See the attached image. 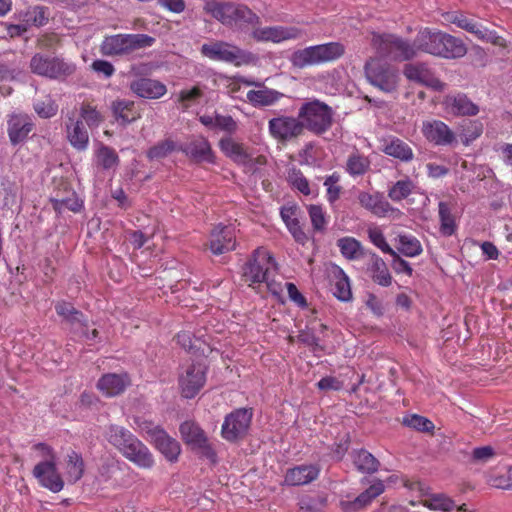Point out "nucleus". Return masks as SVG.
<instances>
[{
	"label": "nucleus",
	"instance_id": "nucleus-1",
	"mask_svg": "<svg viewBox=\"0 0 512 512\" xmlns=\"http://www.w3.org/2000/svg\"><path fill=\"white\" fill-rule=\"evenodd\" d=\"M104 437L123 457L139 468L151 469L154 466V457L148 447L125 427L110 424L105 428Z\"/></svg>",
	"mask_w": 512,
	"mask_h": 512
},
{
	"label": "nucleus",
	"instance_id": "nucleus-2",
	"mask_svg": "<svg viewBox=\"0 0 512 512\" xmlns=\"http://www.w3.org/2000/svg\"><path fill=\"white\" fill-rule=\"evenodd\" d=\"M203 9L217 21L228 27H254L260 20L258 15L244 4L208 0Z\"/></svg>",
	"mask_w": 512,
	"mask_h": 512
},
{
	"label": "nucleus",
	"instance_id": "nucleus-3",
	"mask_svg": "<svg viewBox=\"0 0 512 512\" xmlns=\"http://www.w3.org/2000/svg\"><path fill=\"white\" fill-rule=\"evenodd\" d=\"M303 130L316 136L327 133L333 125L334 111L325 102L318 99L305 101L298 110Z\"/></svg>",
	"mask_w": 512,
	"mask_h": 512
},
{
	"label": "nucleus",
	"instance_id": "nucleus-4",
	"mask_svg": "<svg viewBox=\"0 0 512 512\" xmlns=\"http://www.w3.org/2000/svg\"><path fill=\"white\" fill-rule=\"evenodd\" d=\"M345 53V47L340 42H329L309 46L292 53L290 61L293 67L303 69L328 62H334Z\"/></svg>",
	"mask_w": 512,
	"mask_h": 512
},
{
	"label": "nucleus",
	"instance_id": "nucleus-5",
	"mask_svg": "<svg viewBox=\"0 0 512 512\" xmlns=\"http://www.w3.org/2000/svg\"><path fill=\"white\" fill-rule=\"evenodd\" d=\"M155 38L147 34H115L104 37L100 52L104 56H124L151 47Z\"/></svg>",
	"mask_w": 512,
	"mask_h": 512
},
{
	"label": "nucleus",
	"instance_id": "nucleus-6",
	"mask_svg": "<svg viewBox=\"0 0 512 512\" xmlns=\"http://www.w3.org/2000/svg\"><path fill=\"white\" fill-rule=\"evenodd\" d=\"M277 263L272 254L264 249L257 248L251 258L243 266L242 277L249 286L260 285L267 280L269 274L276 273Z\"/></svg>",
	"mask_w": 512,
	"mask_h": 512
},
{
	"label": "nucleus",
	"instance_id": "nucleus-7",
	"mask_svg": "<svg viewBox=\"0 0 512 512\" xmlns=\"http://www.w3.org/2000/svg\"><path fill=\"white\" fill-rule=\"evenodd\" d=\"M201 53L213 61L226 62L235 66L247 65L254 59L252 53L224 41L203 44Z\"/></svg>",
	"mask_w": 512,
	"mask_h": 512
},
{
	"label": "nucleus",
	"instance_id": "nucleus-8",
	"mask_svg": "<svg viewBox=\"0 0 512 512\" xmlns=\"http://www.w3.org/2000/svg\"><path fill=\"white\" fill-rule=\"evenodd\" d=\"M364 72L369 83L385 93L395 91L398 86L397 70L380 59L372 58L367 61Z\"/></svg>",
	"mask_w": 512,
	"mask_h": 512
},
{
	"label": "nucleus",
	"instance_id": "nucleus-9",
	"mask_svg": "<svg viewBox=\"0 0 512 512\" xmlns=\"http://www.w3.org/2000/svg\"><path fill=\"white\" fill-rule=\"evenodd\" d=\"M207 370V366L200 362H193L182 367L178 377V386L183 398L192 399L201 391L206 383Z\"/></svg>",
	"mask_w": 512,
	"mask_h": 512
},
{
	"label": "nucleus",
	"instance_id": "nucleus-10",
	"mask_svg": "<svg viewBox=\"0 0 512 512\" xmlns=\"http://www.w3.org/2000/svg\"><path fill=\"white\" fill-rule=\"evenodd\" d=\"M30 69L34 74L51 79L66 77L74 73L75 66L58 57L35 54L30 61Z\"/></svg>",
	"mask_w": 512,
	"mask_h": 512
},
{
	"label": "nucleus",
	"instance_id": "nucleus-11",
	"mask_svg": "<svg viewBox=\"0 0 512 512\" xmlns=\"http://www.w3.org/2000/svg\"><path fill=\"white\" fill-rule=\"evenodd\" d=\"M268 132L277 143L287 144L303 135L304 130L298 115H280L268 121Z\"/></svg>",
	"mask_w": 512,
	"mask_h": 512
},
{
	"label": "nucleus",
	"instance_id": "nucleus-12",
	"mask_svg": "<svg viewBox=\"0 0 512 512\" xmlns=\"http://www.w3.org/2000/svg\"><path fill=\"white\" fill-rule=\"evenodd\" d=\"M180 433L184 442L190 445L193 450H196L210 462H217V453L198 424L193 421H185L180 425Z\"/></svg>",
	"mask_w": 512,
	"mask_h": 512
},
{
	"label": "nucleus",
	"instance_id": "nucleus-13",
	"mask_svg": "<svg viewBox=\"0 0 512 512\" xmlns=\"http://www.w3.org/2000/svg\"><path fill=\"white\" fill-rule=\"evenodd\" d=\"M252 411L246 408L235 409L229 413L222 424L221 436L228 442H237L243 439L252 421Z\"/></svg>",
	"mask_w": 512,
	"mask_h": 512
},
{
	"label": "nucleus",
	"instance_id": "nucleus-14",
	"mask_svg": "<svg viewBox=\"0 0 512 512\" xmlns=\"http://www.w3.org/2000/svg\"><path fill=\"white\" fill-rule=\"evenodd\" d=\"M358 200L363 208L379 218L388 217L396 220L403 216V212L400 209L393 207L379 192L373 194L364 191L360 192Z\"/></svg>",
	"mask_w": 512,
	"mask_h": 512
},
{
	"label": "nucleus",
	"instance_id": "nucleus-15",
	"mask_svg": "<svg viewBox=\"0 0 512 512\" xmlns=\"http://www.w3.org/2000/svg\"><path fill=\"white\" fill-rule=\"evenodd\" d=\"M179 151L183 152L189 159L196 163H216V155L211 144L208 139L202 135L191 137L184 145L179 146Z\"/></svg>",
	"mask_w": 512,
	"mask_h": 512
},
{
	"label": "nucleus",
	"instance_id": "nucleus-16",
	"mask_svg": "<svg viewBox=\"0 0 512 512\" xmlns=\"http://www.w3.org/2000/svg\"><path fill=\"white\" fill-rule=\"evenodd\" d=\"M425 139L436 146H452L457 143L455 132L441 120H427L422 124Z\"/></svg>",
	"mask_w": 512,
	"mask_h": 512
},
{
	"label": "nucleus",
	"instance_id": "nucleus-17",
	"mask_svg": "<svg viewBox=\"0 0 512 512\" xmlns=\"http://www.w3.org/2000/svg\"><path fill=\"white\" fill-rule=\"evenodd\" d=\"M403 73L408 80L424 85L434 91L441 92L446 87V84L435 76L426 63L406 64Z\"/></svg>",
	"mask_w": 512,
	"mask_h": 512
},
{
	"label": "nucleus",
	"instance_id": "nucleus-18",
	"mask_svg": "<svg viewBox=\"0 0 512 512\" xmlns=\"http://www.w3.org/2000/svg\"><path fill=\"white\" fill-rule=\"evenodd\" d=\"M34 128L35 124L28 114L12 113L7 117V134L13 146L24 143Z\"/></svg>",
	"mask_w": 512,
	"mask_h": 512
},
{
	"label": "nucleus",
	"instance_id": "nucleus-19",
	"mask_svg": "<svg viewBox=\"0 0 512 512\" xmlns=\"http://www.w3.org/2000/svg\"><path fill=\"white\" fill-rule=\"evenodd\" d=\"M384 491L385 486L383 481L376 480L354 499H341L339 507L342 512H358L369 506L372 501L380 496Z\"/></svg>",
	"mask_w": 512,
	"mask_h": 512
},
{
	"label": "nucleus",
	"instance_id": "nucleus-20",
	"mask_svg": "<svg viewBox=\"0 0 512 512\" xmlns=\"http://www.w3.org/2000/svg\"><path fill=\"white\" fill-rule=\"evenodd\" d=\"M208 247L214 255L230 252L236 247V235L232 227L221 224L210 232Z\"/></svg>",
	"mask_w": 512,
	"mask_h": 512
},
{
	"label": "nucleus",
	"instance_id": "nucleus-21",
	"mask_svg": "<svg viewBox=\"0 0 512 512\" xmlns=\"http://www.w3.org/2000/svg\"><path fill=\"white\" fill-rule=\"evenodd\" d=\"M32 474L40 486L53 493L60 492L64 487V481L57 470V462L38 463L34 466Z\"/></svg>",
	"mask_w": 512,
	"mask_h": 512
},
{
	"label": "nucleus",
	"instance_id": "nucleus-22",
	"mask_svg": "<svg viewBox=\"0 0 512 512\" xmlns=\"http://www.w3.org/2000/svg\"><path fill=\"white\" fill-rule=\"evenodd\" d=\"M301 213L300 207L294 203L283 205L280 208V216L285 223L287 230L297 243L304 245L308 241V236L300 224Z\"/></svg>",
	"mask_w": 512,
	"mask_h": 512
},
{
	"label": "nucleus",
	"instance_id": "nucleus-23",
	"mask_svg": "<svg viewBox=\"0 0 512 512\" xmlns=\"http://www.w3.org/2000/svg\"><path fill=\"white\" fill-rule=\"evenodd\" d=\"M444 110L453 116H476L479 107L466 94H448L442 102Z\"/></svg>",
	"mask_w": 512,
	"mask_h": 512
},
{
	"label": "nucleus",
	"instance_id": "nucleus-24",
	"mask_svg": "<svg viewBox=\"0 0 512 512\" xmlns=\"http://www.w3.org/2000/svg\"><path fill=\"white\" fill-rule=\"evenodd\" d=\"M302 32L297 27L271 26L264 28H256L252 32V36L259 42L279 43L286 40L297 39Z\"/></svg>",
	"mask_w": 512,
	"mask_h": 512
},
{
	"label": "nucleus",
	"instance_id": "nucleus-25",
	"mask_svg": "<svg viewBox=\"0 0 512 512\" xmlns=\"http://www.w3.org/2000/svg\"><path fill=\"white\" fill-rule=\"evenodd\" d=\"M130 90L137 96L145 99H159L167 92L164 83L152 78H137L130 82Z\"/></svg>",
	"mask_w": 512,
	"mask_h": 512
},
{
	"label": "nucleus",
	"instance_id": "nucleus-26",
	"mask_svg": "<svg viewBox=\"0 0 512 512\" xmlns=\"http://www.w3.org/2000/svg\"><path fill=\"white\" fill-rule=\"evenodd\" d=\"M320 467L317 464H303L290 468L284 476V484L288 486L306 485L319 477Z\"/></svg>",
	"mask_w": 512,
	"mask_h": 512
},
{
	"label": "nucleus",
	"instance_id": "nucleus-27",
	"mask_svg": "<svg viewBox=\"0 0 512 512\" xmlns=\"http://www.w3.org/2000/svg\"><path fill=\"white\" fill-rule=\"evenodd\" d=\"M52 207L56 213L61 214L64 210L78 213L83 208V201L77 193L67 184L64 185L63 192L60 190L50 198Z\"/></svg>",
	"mask_w": 512,
	"mask_h": 512
},
{
	"label": "nucleus",
	"instance_id": "nucleus-28",
	"mask_svg": "<svg viewBox=\"0 0 512 512\" xmlns=\"http://www.w3.org/2000/svg\"><path fill=\"white\" fill-rule=\"evenodd\" d=\"M443 34L444 32L440 30L424 28L416 35L414 47L416 50L439 57Z\"/></svg>",
	"mask_w": 512,
	"mask_h": 512
},
{
	"label": "nucleus",
	"instance_id": "nucleus-29",
	"mask_svg": "<svg viewBox=\"0 0 512 512\" xmlns=\"http://www.w3.org/2000/svg\"><path fill=\"white\" fill-rule=\"evenodd\" d=\"M113 117L120 125L126 126L141 118V109L132 100L116 99L111 104Z\"/></svg>",
	"mask_w": 512,
	"mask_h": 512
},
{
	"label": "nucleus",
	"instance_id": "nucleus-30",
	"mask_svg": "<svg viewBox=\"0 0 512 512\" xmlns=\"http://www.w3.org/2000/svg\"><path fill=\"white\" fill-rule=\"evenodd\" d=\"M66 136L73 148L85 151L89 145V134L81 119H75L74 114L65 123Z\"/></svg>",
	"mask_w": 512,
	"mask_h": 512
},
{
	"label": "nucleus",
	"instance_id": "nucleus-31",
	"mask_svg": "<svg viewBox=\"0 0 512 512\" xmlns=\"http://www.w3.org/2000/svg\"><path fill=\"white\" fill-rule=\"evenodd\" d=\"M129 384L130 378L127 373H107L100 377L97 388L106 397H115L122 394Z\"/></svg>",
	"mask_w": 512,
	"mask_h": 512
},
{
	"label": "nucleus",
	"instance_id": "nucleus-32",
	"mask_svg": "<svg viewBox=\"0 0 512 512\" xmlns=\"http://www.w3.org/2000/svg\"><path fill=\"white\" fill-rule=\"evenodd\" d=\"M219 149L233 162L246 165L250 161V154L244 144L235 141L231 137H223L219 140Z\"/></svg>",
	"mask_w": 512,
	"mask_h": 512
},
{
	"label": "nucleus",
	"instance_id": "nucleus-33",
	"mask_svg": "<svg viewBox=\"0 0 512 512\" xmlns=\"http://www.w3.org/2000/svg\"><path fill=\"white\" fill-rule=\"evenodd\" d=\"M386 54L395 59L408 60L415 56V47L398 37L387 35L383 38Z\"/></svg>",
	"mask_w": 512,
	"mask_h": 512
},
{
	"label": "nucleus",
	"instance_id": "nucleus-34",
	"mask_svg": "<svg viewBox=\"0 0 512 512\" xmlns=\"http://www.w3.org/2000/svg\"><path fill=\"white\" fill-rule=\"evenodd\" d=\"M258 88L257 90H249L246 94L248 102L254 107L271 106L284 97L283 93L270 89L264 84Z\"/></svg>",
	"mask_w": 512,
	"mask_h": 512
},
{
	"label": "nucleus",
	"instance_id": "nucleus-35",
	"mask_svg": "<svg viewBox=\"0 0 512 512\" xmlns=\"http://www.w3.org/2000/svg\"><path fill=\"white\" fill-rule=\"evenodd\" d=\"M382 151L401 162H410L414 158V152L409 144L397 137L386 140Z\"/></svg>",
	"mask_w": 512,
	"mask_h": 512
},
{
	"label": "nucleus",
	"instance_id": "nucleus-36",
	"mask_svg": "<svg viewBox=\"0 0 512 512\" xmlns=\"http://www.w3.org/2000/svg\"><path fill=\"white\" fill-rule=\"evenodd\" d=\"M351 459L357 471L362 474H374L380 467L379 460L366 449L353 450Z\"/></svg>",
	"mask_w": 512,
	"mask_h": 512
},
{
	"label": "nucleus",
	"instance_id": "nucleus-37",
	"mask_svg": "<svg viewBox=\"0 0 512 512\" xmlns=\"http://www.w3.org/2000/svg\"><path fill=\"white\" fill-rule=\"evenodd\" d=\"M439 57L445 59L462 58L467 53L465 43L460 39L448 33L443 34Z\"/></svg>",
	"mask_w": 512,
	"mask_h": 512
},
{
	"label": "nucleus",
	"instance_id": "nucleus-38",
	"mask_svg": "<svg viewBox=\"0 0 512 512\" xmlns=\"http://www.w3.org/2000/svg\"><path fill=\"white\" fill-rule=\"evenodd\" d=\"M158 436L152 442L155 448L170 462L177 461L181 447L179 442L170 437L165 431L157 432Z\"/></svg>",
	"mask_w": 512,
	"mask_h": 512
},
{
	"label": "nucleus",
	"instance_id": "nucleus-39",
	"mask_svg": "<svg viewBox=\"0 0 512 512\" xmlns=\"http://www.w3.org/2000/svg\"><path fill=\"white\" fill-rule=\"evenodd\" d=\"M65 474L68 482L76 483L79 481L85 470L84 460L78 452L70 451L65 459Z\"/></svg>",
	"mask_w": 512,
	"mask_h": 512
},
{
	"label": "nucleus",
	"instance_id": "nucleus-40",
	"mask_svg": "<svg viewBox=\"0 0 512 512\" xmlns=\"http://www.w3.org/2000/svg\"><path fill=\"white\" fill-rule=\"evenodd\" d=\"M372 280L380 286L388 287L392 283V276L385 261L376 254L371 257V263L368 268Z\"/></svg>",
	"mask_w": 512,
	"mask_h": 512
},
{
	"label": "nucleus",
	"instance_id": "nucleus-41",
	"mask_svg": "<svg viewBox=\"0 0 512 512\" xmlns=\"http://www.w3.org/2000/svg\"><path fill=\"white\" fill-rule=\"evenodd\" d=\"M370 159L359 152L352 153L346 161V172L352 177L363 176L370 170Z\"/></svg>",
	"mask_w": 512,
	"mask_h": 512
},
{
	"label": "nucleus",
	"instance_id": "nucleus-42",
	"mask_svg": "<svg viewBox=\"0 0 512 512\" xmlns=\"http://www.w3.org/2000/svg\"><path fill=\"white\" fill-rule=\"evenodd\" d=\"M333 295L342 302L352 300V290L349 277L342 269L334 273Z\"/></svg>",
	"mask_w": 512,
	"mask_h": 512
},
{
	"label": "nucleus",
	"instance_id": "nucleus-43",
	"mask_svg": "<svg viewBox=\"0 0 512 512\" xmlns=\"http://www.w3.org/2000/svg\"><path fill=\"white\" fill-rule=\"evenodd\" d=\"M438 214L440 219V231L443 235L451 236L456 231L455 217L452 214V205L440 201L438 204Z\"/></svg>",
	"mask_w": 512,
	"mask_h": 512
},
{
	"label": "nucleus",
	"instance_id": "nucleus-44",
	"mask_svg": "<svg viewBox=\"0 0 512 512\" xmlns=\"http://www.w3.org/2000/svg\"><path fill=\"white\" fill-rule=\"evenodd\" d=\"M85 121L90 128L98 127L103 121L104 116L92 102L84 101L80 106V118Z\"/></svg>",
	"mask_w": 512,
	"mask_h": 512
},
{
	"label": "nucleus",
	"instance_id": "nucleus-45",
	"mask_svg": "<svg viewBox=\"0 0 512 512\" xmlns=\"http://www.w3.org/2000/svg\"><path fill=\"white\" fill-rule=\"evenodd\" d=\"M97 165L105 170H109L118 166L120 159L115 149L101 144L96 151Z\"/></svg>",
	"mask_w": 512,
	"mask_h": 512
},
{
	"label": "nucleus",
	"instance_id": "nucleus-46",
	"mask_svg": "<svg viewBox=\"0 0 512 512\" xmlns=\"http://www.w3.org/2000/svg\"><path fill=\"white\" fill-rule=\"evenodd\" d=\"M414 188L413 181L406 177L398 180L389 188L388 197L394 202H401L412 194Z\"/></svg>",
	"mask_w": 512,
	"mask_h": 512
},
{
	"label": "nucleus",
	"instance_id": "nucleus-47",
	"mask_svg": "<svg viewBox=\"0 0 512 512\" xmlns=\"http://www.w3.org/2000/svg\"><path fill=\"white\" fill-rule=\"evenodd\" d=\"M398 251L407 257H416L423 251L420 241L412 235L398 236Z\"/></svg>",
	"mask_w": 512,
	"mask_h": 512
},
{
	"label": "nucleus",
	"instance_id": "nucleus-48",
	"mask_svg": "<svg viewBox=\"0 0 512 512\" xmlns=\"http://www.w3.org/2000/svg\"><path fill=\"white\" fill-rule=\"evenodd\" d=\"M484 127L479 120L464 121L461 125L460 137L465 146L470 145L483 133Z\"/></svg>",
	"mask_w": 512,
	"mask_h": 512
},
{
	"label": "nucleus",
	"instance_id": "nucleus-49",
	"mask_svg": "<svg viewBox=\"0 0 512 512\" xmlns=\"http://www.w3.org/2000/svg\"><path fill=\"white\" fill-rule=\"evenodd\" d=\"M56 313L70 323L74 328L78 324L83 323L84 315L81 311L76 310L72 304L62 301L55 305Z\"/></svg>",
	"mask_w": 512,
	"mask_h": 512
},
{
	"label": "nucleus",
	"instance_id": "nucleus-50",
	"mask_svg": "<svg viewBox=\"0 0 512 512\" xmlns=\"http://www.w3.org/2000/svg\"><path fill=\"white\" fill-rule=\"evenodd\" d=\"M337 246L341 254L349 260L359 259L362 256L361 243L353 237H343L338 239Z\"/></svg>",
	"mask_w": 512,
	"mask_h": 512
},
{
	"label": "nucleus",
	"instance_id": "nucleus-51",
	"mask_svg": "<svg viewBox=\"0 0 512 512\" xmlns=\"http://www.w3.org/2000/svg\"><path fill=\"white\" fill-rule=\"evenodd\" d=\"M176 150L179 151V146L172 139H165L147 151V158L149 160H160Z\"/></svg>",
	"mask_w": 512,
	"mask_h": 512
},
{
	"label": "nucleus",
	"instance_id": "nucleus-52",
	"mask_svg": "<svg viewBox=\"0 0 512 512\" xmlns=\"http://www.w3.org/2000/svg\"><path fill=\"white\" fill-rule=\"evenodd\" d=\"M287 180L292 188L298 190L303 195L309 196L311 194L309 181L299 169H290Z\"/></svg>",
	"mask_w": 512,
	"mask_h": 512
},
{
	"label": "nucleus",
	"instance_id": "nucleus-53",
	"mask_svg": "<svg viewBox=\"0 0 512 512\" xmlns=\"http://www.w3.org/2000/svg\"><path fill=\"white\" fill-rule=\"evenodd\" d=\"M203 96V91L194 86L191 89H183L179 92L177 102L183 110H187Z\"/></svg>",
	"mask_w": 512,
	"mask_h": 512
},
{
	"label": "nucleus",
	"instance_id": "nucleus-54",
	"mask_svg": "<svg viewBox=\"0 0 512 512\" xmlns=\"http://www.w3.org/2000/svg\"><path fill=\"white\" fill-rule=\"evenodd\" d=\"M403 424L420 432H432L435 428L431 420L418 414L405 417Z\"/></svg>",
	"mask_w": 512,
	"mask_h": 512
},
{
	"label": "nucleus",
	"instance_id": "nucleus-55",
	"mask_svg": "<svg viewBox=\"0 0 512 512\" xmlns=\"http://www.w3.org/2000/svg\"><path fill=\"white\" fill-rule=\"evenodd\" d=\"M36 114L43 119H49L55 116L58 112V105L50 98L45 100L36 101L33 105Z\"/></svg>",
	"mask_w": 512,
	"mask_h": 512
},
{
	"label": "nucleus",
	"instance_id": "nucleus-56",
	"mask_svg": "<svg viewBox=\"0 0 512 512\" xmlns=\"http://www.w3.org/2000/svg\"><path fill=\"white\" fill-rule=\"evenodd\" d=\"M308 214L315 231L322 232L327 225L326 213L320 205H310Z\"/></svg>",
	"mask_w": 512,
	"mask_h": 512
},
{
	"label": "nucleus",
	"instance_id": "nucleus-57",
	"mask_svg": "<svg viewBox=\"0 0 512 512\" xmlns=\"http://www.w3.org/2000/svg\"><path fill=\"white\" fill-rule=\"evenodd\" d=\"M368 237L370 241L383 253L389 254L391 256H396V252L387 243L381 229H379L378 227L369 228Z\"/></svg>",
	"mask_w": 512,
	"mask_h": 512
},
{
	"label": "nucleus",
	"instance_id": "nucleus-58",
	"mask_svg": "<svg viewBox=\"0 0 512 512\" xmlns=\"http://www.w3.org/2000/svg\"><path fill=\"white\" fill-rule=\"evenodd\" d=\"M426 504L427 507L431 510H438L443 512H449L455 507L454 501L443 494L433 495L428 500H426Z\"/></svg>",
	"mask_w": 512,
	"mask_h": 512
},
{
	"label": "nucleus",
	"instance_id": "nucleus-59",
	"mask_svg": "<svg viewBox=\"0 0 512 512\" xmlns=\"http://www.w3.org/2000/svg\"><path fill=\"white\" fill-rule=\"evenodd\" d=\"M135 423L140 431V433L151 443L158 436L157 432H163L164 430L159 426L154 424L152 421L137 418L135 419Z\"/></svg>",
	"mask_w": 512,
	"mask_h": 512
},
{
	"label": "nucleus",
	"instance_id": "nucleus-60",
	"mask_svg": "<svg viewBox=\"0 0 512 512\" xmlns=\"http://www.w3.org/2000/svg\"><path fill=\"white\" fill-rule=\"evenodd\" d=\"M32 450H34L37 454L38 458L42 460L39 463H50L57 462V455L53 447L46 443H36L32 446Z\"/></svg>",
	"mask_w": 512,
	"mask_h": 512
},
{
	"label": "nucleus",
	"instance_id": "nucleus-61",
	"mask_svg": "<svg viewBox=\"0 0 512 512\" xmlns=\"http://www.w3.org/2000/svg\"><path fill=\"white\" fill-rule=\"evenodd\" d=\"M339 175L333 173L328 176L324 181V186L327 188V200L330 203H334L339 199L341 193V187L338 185Z\"/></svg>",
	"mask_w": 512,
	"mask_h": 512
},
{
	"label": "nucleus",
	"instance_id": "nucleus-62",
	"mask_svg": "<svg viewBox=\"0 0 512 512\" xmlns=\"http://www.w3.org/2000/svg\"><path fill=\"white\" fill-rule=\"evenodd\" d=\"M216 129L229 135L234 134L238 129L237 122L230 115L216 113Z\"/></svg>",
	"mask_w": 512,
	"mask_h": 512
},
{
	"label": "nucleus",
	"instance_id": "nucleus-63",
	"mask_svg": "<svg viewBox=\"0 0 512 512\" xmlns=\"http://www.w3.org/2000/svg\"><path fill=\"white\" fill-rule=\"evenodd\" d=\"M495 455H496V452H495L494 448L491 446L477 447V448L473 449V451H472V459L475 462L486 463L489 460H491L492 458H494Z\"/></svg>",
	"mask_w": 512,
	"mask_h": 512
},
{
	"label": "nucleus",
	"instance_id": "nucleus-64",
	"mask_svg": "<svg viewBox=\"0 0 512 512\" xmlns=\"http://www.w3.org/2000/svg\"><path fill=\"white\" fill-rule=\"evenodd\" d=\"M91 68L97 74L110 78L115 73V68L109 61L97 59L91 64Z\"/></svg>",
	"mask_w": 512,
	"mask_h": 512
}]
</instances>
